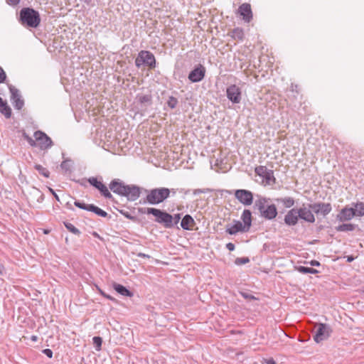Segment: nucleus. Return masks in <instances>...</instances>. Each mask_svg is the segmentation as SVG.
<instances>
[{
	"label": "nucleus",
	"instance_id": "nucleus-1",
	"mask_svg": "<svg viewBox=\"0 0 364 364\" xmlns=\"http://www.w3.org/2000/svg\"><path fill=\"white\" fill-rule=\"evenodd\" d=\"M109 188L114 193L126 197L129 201L136 200L141 194V188L136 185H126L119 179H114L109 183Z\"/></svg>",
	"mask_w": 364,
	"mask_h": 364
},
{
	"label": "nucleus",
	"instance_id": "nucleus-2",
	"mask_svg": "<svg viewBox=\"0 0 364 364\" xmlns=\"http://www.w3.org/2000/svg\"><path fill=\"white\" fill-rule=\"evenodd\" d=\"M146 196L144 198L140 200V203L150 205H157L164 202L167 199L171 191L165 187L155 188L152 189H144Z\"/></svg>",
	"mask_w": 364,
	"mask_h": 364
},
{
	"label": "nucleus",
	"instance_id": "nucleus-3",
	"mask_svg": "<svg viewBox=\"0 0 364 364\" xmlns=\"http://www.w3.org/2000/svg\"><path fill=\"white\" fill-rule=\"evenodd\" d=\"M139 210L141 213L153 215L156 217L155 221L158 223L163 224L164 226L166 228H171L173 227V218L171 214L166 212L154 208H147L144 210L141 208Z\"/></svg>",
	"mask_w": 364,
	"mask_h": 364
},
{
	"label": "nucleus",
	"instance_id": "nucleus-4",
	"mask_svg": "<svg viewBox=\"0 0 364 364\" xmlns=\"http://www.w3.org/2000/svg\"><path fill=\"white\" fill-rule=\"evenodd\" d=\"M20 21L23 25L36 28L39 26L41 18L39 13L31 8H23L20 11Z\"/></svg>",
	"mask_w": 364,
	"mask_h": 364
},
{
	"label": "nucleus",
	"instance_id": "nucleus-5",
	"mask_svg": "<svg viewBox=\"0 0 364 364\" xmlns=\"http://www.w3.org/2000/svg\"><path fill=\"white\" fill-rule=\"evenodd\" d=\"M135 65L139 68L142 65L149 66L151 69L156 66V60L154 55L149 51L141 50L135 59Z\"/></svg>",
	"mask_w": 364,
	"mask_h": 364
},
{
	"label": "nucleus",
	"instance_id": "nucleus-6",
	"mask_svg": "<svg viewBox=\"0 0 364 364\" xmlns=\"http://www.w3.org/2000/svg\"><path fill=\"white\" fill-rule=\"evenodd\" d=\"M255 173L262 178V183L265 186L274 185L276 183V178L274 176V171L268 169L264 166H259L255 168Z\"/></svg>",
	"mask_w": 364,
	"mask_h": 364
},
{
	"label": "nucleus",
	"instance_id": "nucleus-7",
	"mask_svg": "<svg viewBox=\"0 0 364 364\" xmlns=\"http://www.w3.org/2000/svg\"><path fill=\"white\" fill-rule=\"evenodd\" d=\"M331 332V330L328 325L325 323H318L315 326L314 339L316 343L323 341L330 336Z\"/></svg>",
	"mask_w": 364,
	"mask_h": 364
},
{
	"label": "nucleus",
	"instance_id": "nucleus-8",
	"mask_svg": "<svg viewBox=\"0 0 364 364\" xmlns=\"http://www.w3.org/2000/svg\"><path fill=\"white\" fill-rule=\"evenodd\" d=\"M34 137L37 142V146L42 150L48 149L53 146L51 139L41 131H36L34 133Z\"/></svg>",
	"mask_w": 364,
	"mask_h": 364
},
{
	"label": "nucleus",
	"instance_id": "nucleus-9",
	"mask_svg": "<svg viewBox=\"0 0 364 364\" xmlns=\"http://www.w3.org/2000/svg\"><path fill=\"white\" fill-rule=\"evenodd\" d=\"M235 198L242 205L249 206L252 204L253 194L250 191L238 189L235 191Z\"/></svg>",
	"mask_w": 364,
	"mask_h": 364
},
{
	"label": "nucleus",
	"instance_id": "nucleus-10",
	"mask_svg": "<svg viewBox=\"0 0 364 364\" xmlns=\"http://www.w3.org/2000/svg\"><path fill=\"white\" fill-rule=\"evenodd\" d=\"M309 208L317 215H321L323 217H326L332 210L331 204L329 203H314L312 204H309Z\"/></svg>",
	"mask_w": 364,
	"mask_h": 364
},
{
	"label": "nucleus",
	"instance_id": "nucleus-11",
	"mask_svg": "<svg viewBox=\"0 0 364 364\" xmlns=\"http://www.w3.org/2000/svg\"><path fill=\"white\" fill-rule=\"evenodd\" d=\"M9 90L11 92V100L15 109L20 110L24 105L23 100L21 98V95L19 90L12 85L9 86Z\"/></svg>",
	"mask_w": 364,
	"mask_h": 364
},
{
	"label": "nucleus",
	"instance_id": "nucleus-12",
	"mask_svg": "<svg viewBox=\"0 0 364 364\" xmlns=\"http://www.w3.org/2000/svg\"><path fill=\"white\" fill-rule=\"evenodd\" d=\"M205 75V68L202 65H198L188 75V80L192 82H198L201 81Z\"/></svg>",
	"mask_w": 364,
	"mask_h": 364
},
{
	"label": "nucleus",
	"instance_id": "nucleus-13",
	"mask_svg": "<svg viewBox=\"0 0 364 364\" xmlns=\"http://www.w3.org/2000/svg\"><path fill=\"white\" fill-rule=\"evenodd\" d=\"M227 97L233 103H239L241 101L240 88L235 85H232L227 88Z\"/></svg>",
	"mask_w": 364,
	"mask_h": 364
},
{
	"label": "nucleus",
	"instance_id": "nucleus-14",
	"mask_svg": "<svg viewBox=\"0 0 364 364\" xmlns=\"http://www.w3.org/2000/svg\"><path fill=\"white\" fill-rule=\"evenodd\" d=\"M297 210L299 214V219L309 223H314L315 222L316 218L312 212L313 210L309 207L306 208L303 205L302 207L297 208Z\"/></svg>",
	"mask_w": 364,
	"mask_h": 364
},
{
	"label": "nucleus",
	"instance_id": "nucleus-15",
	"mask_svg": "<svg viewBox=\"0 0 364 364\" xmlns=\"http://www.w3.org/2000/svg\"><path fill=\"white\" fill-rule=\"evenodd\" d=\"M237 14L246 23H250L252 19V12L249 4L244 3L241 4L237 9Z\"/></svg>",
	"mask_w": 364,
	"mask_h": 364
},
{
	"label": "nucleus",
	"instance_id": "nucleus-16",
	"mask_svg": "<svg viewBox=\"0 0 364 364\" xmlns=\"http://www.w3.org/2000/svg\"><path fill=\"white\" fill-rule=\"evenodd\" d=\"M355 216L354 208L344 207L336 215V220L340 222L349 221Z\"/></svg>",
	"mask_w": 364,
	"mask_h": 364
},
{
	"label": "nucleus",
	"instance_id": "nucleus-17",
	"mask_svg": "<svg viewBox=\"0 0 364 364\" xmlns=\"http://www.w3.org/2000/svg\"><path fill=\"white\" fill-rule=\"evenodd\" d=\"M299 214L297 208L289 210L284 216V223L288 226H294L298 223Z\"/></svg>",
	"mask_w": 364,
	"mask_h": 364
},
{
	"label": "nucleus",
	"instance_id": "nucleus-18",
	"mask_svg": "<svg viewBox=\"0 0 364 364\" xmlns=\"http://www.w3.org/2000/svg\"><path fill=\"white\" fill-rule=\"evenodd\" d=\"M233 225H228L226 228V232L228 234L232 235H235L239 232H246L248 230H246V228L245 225H243L242 223L240 220H234Z\"/></svg>",
	"mask_w": 364,
	"mask_h": 364
},
{
	"label": "nucleus",
	"instance_id": "nucleus-19",
	"mask_svg": "<svg viewBox=\"0 0 364 364\" xmlns=\"http://www.w3.org/2000/svg\"><path fill=\"white\" fill-rule=\"evenodd\" d=\"M261 215L267 220H272L277 215V209L274 204H268L262 210Z\"/></svg>",
	"mask_w": 364,
	"mask_h": 364
},
{
	"label": "nucleus",
	"instance_id": "nucleus-20",
	"mask_svg": "<svg viewBox=\"0 0 364 364\" xmlns=\"http://www.w3.org/2000/svg\"><path fill=\"white\" fill-rule=\"evenodd\" d=\"M195 224L193 218L190 215H186L181 222V228L187 230H193Z\"/></svg>",
	"mask_w": 364,
	"mask_h": 364
},
{
	"label": "nucleus",
	"instance_id": "nucleus-21",
	"mask_svg": "<svg viewBox=\"0 0 364 364\" xmlns=\"http://www.w3.org/2000/svg\"><path fill=\"white\" fill-rule=\"evenodd\" d=\"M241 219L242 220L243 225H245L246 230L249 231L252 225V213L250 210H244L241 215Z\"/></svg>",
	"mask_w": 364,
	"mask_h": 364
},
{
	"label": "nucleus",
	"instance_id": "nucleus-22",
	"mask_svg": "<svg viewBox=\"0 0 364 364\" xmlns=\"http://www.w3.org/2000/svg\"><path fill=\"white\" fill-rule=\"evenodd\" d=\"M0 112L6 118L9 119L11 117V109L8 105L6 101L0 97Z\"/></svg>",
	"mask_w": 364,
	"mask_h": 364
},
{
	"label": "nucleus",
	"instance_id": "nucleus-23",
	"mask_svg": "<svg viewBox=\"0 0 364 364\" xmlns=\"http://www.w3.org/2000/svg\"><path fill=\"white\" fill-rule=\"evenodd\" d=\"M112 286H113L114 289L117 293H119V294H121L122 296H128V297H132L133 296V293L122 284H119L117 283H113Z\"/></svg>",
	"mask_w": 364,
	"mask_h": 364
},
{
	"label": "nucleus",
	"instance_id": "nucleus-24",
	"mask_svg": "<svg viewBox=\"0 0 364 364\" xmlns=\"http://www.w3.org/2000/svg\"><path fill=\"white\" fill-rule=\"evenodd\" d=\"M228 36L232 38L234 40L243 41L245 34L244 31L241 28H235L228 33Z\"/></svg>",
	"mask_w": 364,
	"mask_h": 364
},
{
	"label": "nucleus",
	"instance_id": "nucleus-25",
	"mask_svg": "<svg viewBox=\"0 0 364 364\" xmlns=\"http://www.w3.org/2000/svg\"><path fill=\"white\" fill-rule=\"evenodd\" d=\"M275 200L277 203H282L284 206L287 208L293 207L295 203L294 199L291 197L276 198Z\"/></svg>",
	"mask_w": 364,
	"mask_h": 364
},
{
	"label": "nucleus",
	"instance_id": "nucleus-26",
	"mask_svg": "<svg viewBox=\"0 0 364 364\" xmlns=\"http://www.w3.org/2000/svg\"><path fill=\"white\" fill-rule=\"evenodd\" d=\"M356 225L351 223H343L335 228L338 232H350L355 229Z\"/></svg>",
	"mask_w": 364,
	"mask_h": 364
},
{
	"label": "nucleus",
	"instance_id": "nucleus-27",
	"mask_svg": "<svg viewBox=\"0 0 364 364\" xmlns=\"http://www.w3.org/2000/svg\"><path fill=\"white\" fill-rule=\"evenodd\" d=\"M269 200V199H268V198H260L255 201V206L257 208L260 214L262 213V210H264L265 207L268 205Z\"/></svg>",
	"mask_w": 364,
	"mask_h": 364
},
{
	"label": "nucleus",
	"instance_id": "nucleus-28",
	"mask_svg": "<svg viewBox=\"0 0 364 364\" xmlns=\"http://www.w3.org/2000/svg\"><path fill=\"white\" fill-rule=\"evenodd\" d=\"M355 207L354 212L355 213V216L362 217L364 215V203L358 202L353 203Z\"/></svg>",
	"mask_w": 364,
	"mask_h": 364
},
{
	"label": "nucleus",
	"instance_id": "nucleus-29",
	"mask_svg": "<svg viewBox=\"0 0 364 364\" xmlns=\"http://www.w3.org/2000/svg\"><path fill=\"white\" fill-rule=\"evenodd\" d=\"M97 190L100 191V193L106 198L111 199L112 198V195L109 191L107 187L101 183V184L97 188Z\"/></svg>",
	"mask_w": 364,
	"mask_h": 364
},
{
	"label": "nucleus",
	"instance_id": "nucleus-30",
	"mask_svg": "<svg viewBox=\"0 0 364 364\" xmlns=\"http://www.w3.org/2000/svg\"><path fill=\"white\" fill-rule=\"evenodd\" d=\"M90 211L95 213L98 216L105 218L108 215L107 213L102 209L100 208L99 207L91 204V206L90 207Z\"/></svg>",
	"mask_w": 364,
	"mask_h": 364
},
{
	"label": "nucleus",
	"instance_id": "nucleus-31",
	"mask_svg": "<svg viewBox=\"0 0 364 364\" xmlns=\"http://www.w3.org/2000/svg\"><path fill=\"white\" fill-rule=\"evenodd\" d=\"M137 99L141 104H151L152 97L151 95H137Z\"/></svg>",
	"mask_w": 364,
	"mask_h": 364
},
{
	"label": "nucleus",
	"instance_id": "nucleus-32",
	"mask_svg": "<svg viewBox=\"0 0 364 364\" xmlns=\"http://www.w3.org/2000/svg\"><path fill=\"white\" fill-rule=\"evenodd\" d=\"M297 269L299 272L303 274H316L318 272V270L311 268V267H307L304 266H299L297 267Z\"/></svg>",
	"mask_w": 364,
	"mask_h": 364
},
{
	"label": "nucleus",
	"instance_id": "nucleus-33",
	"mask_svg": "<svg viewBox=\"0 0 364 364\" xmlns=\"http://www.w3.org/2000/svg\"><path fill=\"white\" fill-rule=\"evenodd\" d=\"M34 168L38 171V173L43 175L46 178H48L50 172L48 170L40 164H36Z\"/></svg>",
	"mask_w": 364,
	"mask_h": 364
},
{
	"label": "nucleus",
	"instance_id": "nucleus-34",
	"mask_svg": "<svg viewBox=\"0 0 364 364\" xmlns=\"http://www.w3.org/2000/svg\"><path fill=\"white\" fill-rule=\"evenodd\" d=\"M65 225L66 228L72 233L77 235H80V231L77 228H75L73 224H71L70 223H65Z\"/></svg>",
	"mask_w": 364,
	"mask_h": 364
},
{
	"label": "nucleus",
	"instance_id": "nucleus-35",
	"mask_svg": "<svg viewBox=\"0 0 364 364\" xmlns=\"http://www.w3.org/2000/svg\"><path fill=\"white\" fill-rule=\"evenodd\" d=\"M93 344L95 345V349L97 350H100L101 349L102 343V339L100 336H95L92 338Z\"/></svg>",
	"mask_w": 364,
	"mask_h": 364
},
{
	"label": "nucleus",
	"instance_id": "nucleus-36",
	"mask_svg": "<svg viewBox=\"0 0 364 364\" xmlns=\"http://www.w3.org/2000/svg\"><path fill=\"white\" fill-rule=\"evenodd\" d=\"M177 104H178V100L176 97H174L173 96L169 97L168 102H167V105L170 108H171V109L175 108L176 107Z\"/></svg>",
	"mask_w": 364,
	"mask_h": 364
},
{
	"label": "nucleus",
	"instance_id": "nucleus-37",
	"mask_svg": "<svg viewBox=\"0 0 364 364\" xmlns=\"http://www.w3.org/2000/svg\"><path fill=\"white\" fill-rule=\"evenodd\" d=\"M74 204L77 208H79L80 209L86 210H88V211H90V207L91 206V204H86L85 203H82V202H80V201H75L74 203Z\"/></svg>",
	"mask_w": 364,
	"mask_h": 364
},
{
	"label": "nucleus",
	"instance_id": "nucleus-38",
	"mask_svg": "<svg viewBox=\"0 0 364 364\" xmlns=\"http://www.w3.org/2000/svg\"><path fill=\"white\" fill-rule=\"evenodd\" d=\"M87 181L89 183L97 188L102 183V181H98L96 177H90L88 178Z\"/></svg>",
	"mask_w": 364,
	"mask_h": 364
},
{
	"label": "nucleus",
	"instance_id": "nucleus-39",
	"mask_svg": "<svg viewBox=\"0 0 364 364\" xmlns=\"http://www.w3.org/2000/svg\"><path fill=\"white\" fill-rule=\"evenodd\" d=\"M248 262H250V259L248 257H237L235 261V263L237 265H242Z\"/></svg>",
	"mask_w": 364,
	"mask_h": 364
},
{
	"label": "nucleus",
	"instance_id": "nucleus-40",
	"mask_svg": "<svg viewBox=\"0 0 364 364\" xmlns=\"http://www.w3.org/2000/svg\"><path fill=\"white\" fill-rule=\"evenodd\" d=\"M240 295L245 299L248 300V301H252V300H257L258 299L256 298L255 296H253L252 294H249L247 292H245V291H240Z\"/></svg>",
	"mask_w": 364,
	"mask_h": 364
},
{
	"label": "nucleus",
	"instance_id": "nucleus-41",
	"mask_svg": "<svg viewBox=\"0 0 364 364\" xmlns=\"http://www.w3.org/2000/svg\"><path fill=\"white\" fill-rule=\"evenodd\" d=\"M70 161H63L61 164H60V166L63 169H64L65 171H70Z\"/></svg>",
	"mask_w": 364,
	"mask_h": 364
},
{
	"label": "nucleus",
	"instance_id": "nucleus-42",
	"mask_svg": "<svg viewBox=\"0 0 364 364\" xmlns=\"http://www.w3.org/2000/svg\"><path fill=\"white\" fill-rule=\"evenodd\" d=\"M6 78V75L3 68L0 66V83L4 82Z\"/></svg>",
	"mask_w": 364,
	"mask_h": 364
},
{
	"label": "nucleus",
	"instance_id": "nucleus-43",
	"mask_svg": "<svg viewBox=\"0 0 364 364\" xmlns=\"http://www.w3.org/2000/svg\"><path fill=\"white\" fill-rule=\"evenodd\" d=\"M43 353L50 358L53 357V351L49 348L44 349Z\"/></svg>",
	"mask_w": 364,
	"mask_h": 364
},
{
	"label": "nucleus",
	"instance_id": "nucleus-44",
	"mask_svg": "<svg viewBox=\"0 0 364 364\" xmlns=\"http://www.w3.org/2000/svg\"><path fill=\"white\" fill-rule=\"evenodd\" d=\"M27 142L31 146H37V142L36 139H33L31 136L26 140Z\"/></svg>",
	"mask_w": 364,
	"mask_h": 364
},
{
	"label": "nucleus",
	"instance_id": "nucleus-45",
	"mask_svg": "<svg viewBox=\"0 0 364 364\" xmlns=\"http://www.w3.org/2000/svg\"><path fill=\"white\" fill-rule=\"evenodd\" d=\"M27 142L31 146H37V142L36 139H33L31 136L26 140Z\"/></svg>",
	"mask_w": 364,
	"mask_h": 364
},
{
	"label": "nucleus",
	"instance_id": "nucleus-46",
	"mask_svg": "<svg viewBox=\"0 0 364 364\" xmlns=\"http://www.w3.org/2000/svg\"><path fill=\"white\" fill-rule=\"evenodd\" d=\"M173 225L178 224L181 219L180 214H176L174 216H173Z\"/></svg>",
	"mask_w": 364,
	"mask_h": 364
},
{
	"label": "nucleus",
	"instance_id": "nucleus-47",
	"mask_svg": "<svg viewBox=\"0 0 364 364\" xmlns=\"http://www.w3.org/2000/svg\"><path fill=\"white\" fill-rule=\"evenodd\" d=\"M226 248L229 251H233L235 250V245L232 242H228V244H226Z\"/></svg>",
	"mask_w": 364,
	"mask_h": 364
},
{
	"label": "nucleus",
	"instance_id": "nucleus-48",
	"mask_svg": "<svg viewBox=\"0 0 364 364\" xmlns=\"http://www.w3.org/2000/svg\"><path fill=\"white\" fill-rule=\"evenodd\" d=\"M48 190H49V191L53 194V196H54V197L55 198V199H56L57 200H59L58 196L55 193V191H53V189H52L51 188H48Z\"/></svg>",
	"mask_w": 364,
	"mask_h": 364
},
{
	"label": "nucleus",
	"instance_id": "nucleus-49",
	"mask_svg": "<svg viewBox=\"0 0 364 364\" xmlns=\"http://www.w3.org/2000/svg\"><path fill=\"white\" fill-rule=\"evenodd\" d=\"M205 193V191L204 190H202V189H195L194 191H193V194L194 195H197V194H200V193Z\"/></svg>",
	"mask_w": 364,
	"mask_h": 364
},
{
	"label": "nucleus",
	"instance_id": "nucleus-50",
	"mask_svg": "<svg viewBox=\"0 0 364 364\" xmlns=\"http://www.w3.org/2000/svg\"><path fill=\"white\" fill-rule=\"evenodd\" d=\"M137 256H138L139 257H143V258H149V257H150V256H149V255H146V254L142 253V252H139V253H138V254H137Z\"/></svg>",
	"mask_w": 364,
	"mask_h": 364
},
{
	"label": "nucleus",
	"instance_id": "nucleus-51",
	"mask_svg": "<svg viewBox=\"0 0 364 364\" xmlns=\"http://www.w3.org/2000/svg\"><path fill=\"white\" fill-rule=\"evenodd\" d=\"M310 264L311 266H316V267L320 266V262L316 260L311 261Z\"/></svg>",
	"mask_w": 364,
	"mask_h": 364
},
{
	"label": "nucleus",
	"instance_id": "nucleus-52",
	"mask_svg": "<svg viewBox=\"0 0 364 364\" xmlns=\"http://www.w3.org/2000/svg\"><path fill=\"white\" fill-rule=\"evenodd\" d=\"M19 1H20V0H8L9 4H12V5H16V4H18Z\"/></svg>",
	"mask_w": 364,
	"mask_h": 364
},
{
	"label": "nucleus",
	"instance_id": "nucleus-53",
	"mask_svg": "<svg viewBox=\"0 0 364 364\" xmlns=\"http://www.w3.org/2000/svg\"><path fill=\"white\" fill-rule=\"evenodd\" d=\"M23 137L26 140H27V139L30 137V136H28V135L25 132H23Z\"/></svg>",
	"mask_w": 364,
	"mask_h": 364
},
{
	"label": "nucleus",
	"instance_id": "nucleus-54",
	"mask_svg": "<svg viewBox=\"0 0 364 364\" xmlns=\"http://www.w3.org/2000/svg\"><path fill=\"white\" fill-rule=\"evenodd\" d=\"M267 364H276V363L273 359H270L267 360Z\"/></svg>",
	"mask_w": 364,
	"mask_h": 364
},
{
	"label": "nucleus",
	"instance_id": "nucleus-55",
	"mask_svg": "<svg viewBox=\"0 0 364 364\" xmlns=\"http://www.w3.org/2000/svg\"><path fill=\"white\" fill-rule=\"evenodd\" d=\"M80 1L87 4V5L90 4L92 2V0H80Z\"/></svg>",
	"mask_w": 364,
	"mask_h": 364
},
{
	"label": "nucleus",
	"instance_id": "nucleus-56",
	"mask_svg": "<svg viewBox=\"0 0 364 364\" xmlns=\"http://www.w3.org/2000/svg\"><path fill=\"white\" fill-rule=\"evenodd\" d=\"M31 339L33 341H36L38 340V336H32Z\"/></svg>",
	"mask_w": 364,
	"mask_h": 364
},
{
	"label": "nucleus",
	"instance_id": "nucleus-57",
	"mask_svg": "<svg viewBox=\"0 0 364 364\" xmlns=\"http://www.w3.org/2000/svg\"><path fill=\"white\" fill-rule=\"evenodd\" d=\"M102 295H103L105 297H106V298H107V299H110V300H112V298L110 296L107 295V294H103V293H102Z\"/></svg>",
	"mask_w": 364,
	"mask_h": 364
},
{
	"label": "nucleus",
	"instance_id": "nucleus-58",
	"mask_svg": "<svg viewBox=\"0 0 364 364\" xmlns=\"http://www.w3.org/2000/svg\"><path fill=\"white\" fill-rule=\"evenodd\" d=\"M170 190L171 191V193H172L173 195H175V194H176V189L172 188V189H170Z\"/></svg>",
	"mask_w": 364,
	"mask_h": 364
},
{
	"label": "nucleus",
	"instance_id": "nucleus-59",
	"mask_svg": "<svg viewBox=\"0 0 364 364\" xmlns=\"http://www.w3.org/2000/svg\"><path fill=\"white\" fill-rule=\"evenodd\" d=\"M93 235L97 237H100L99 235L97 233V232H93Z\"/></svg>",
	"mask_w": 364,
	"mask_h": 364
},
{
	"label": "nucleus",
	"instance_id": "nucleus-60",
	"mask_svg": "<svg viewBox=\"0 0 364 364\" xmlns=\"http://www.w3.org/2000/svg\"><path fill=\"white\" fill-rule=\"evenodd\" d=\"M353 259V258L352 257H349L347 260L348 262H351Z\"/></svg>",
	"mask_w": 364,
	"mask_h": 364
},
{
	"label": "nucleus",
	"instance_id": "nucleus-61",
	"mask_svg": "<svg viewBox=\"0 0 364 364\" xmlns=\"http://www.w3.org/2000/svg\"><path fill=\"white\" fill-rule=\"evenodd\" d=\"M124 215L127 218H131L132 217L127 213V214H124Z\"/></svg>",
	"mask_w": 364,
	"mask_h": 364
}]
</instances>
